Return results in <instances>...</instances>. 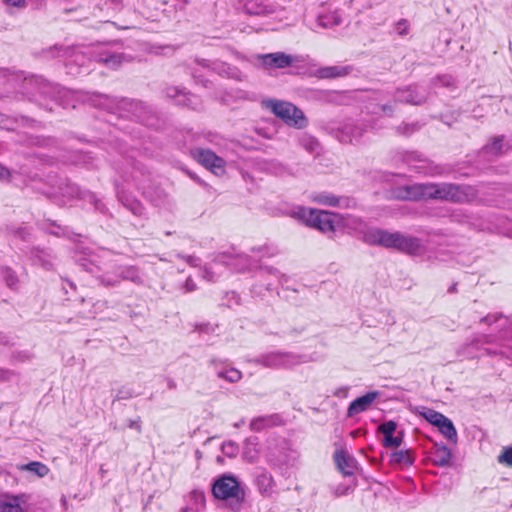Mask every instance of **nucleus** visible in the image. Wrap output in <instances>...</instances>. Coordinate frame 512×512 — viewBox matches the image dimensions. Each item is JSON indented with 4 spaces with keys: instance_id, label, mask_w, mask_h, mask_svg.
Masks as SVG:
<instances>
[{
    "instance_id": "f257e3e1",
    "label": "nucleus",
    "mask_w": 512,
    "mask_h": 512,
    "mask_svg": "<svg viewBox=\"0 0 512 512\" xmlns=\"http://www.w3.org/2000/svg\"><path fill=\"white\" fill-rule=\"evenodd\" d=\"M97 97V105L111 113H131L140 123L154 129H160L164 124L157 111L145 102L105 94H98Z\"/></svg>"
},
{
    "instance_id": "f03ea898",
    "label": "nucleus",
    "mask_w": 512,
    "mask_h": 512,
    "mask_svg": "<svg viewBox=\"0 0 512 512\" xmlns=\"http://www.w3.org/2000/svg\"><path fill=\"white\" fill-rule=\"evenodd\" d=\"M364 243L371 246H382L396 249L402 253L418 255L421 252V240L417 237L404 235L401 232H390L385 229L371 228L362 234Z\"/></svg>"
},
{
    "instance_id": "7ed1b4c3",
    "label": "nucleus",
    "mask_w": 512,
    "mask_h": 512,
    "mask_svg": "<svg viewBox=\"0 0 512 512\" xmlns=\"http://www.w3.org/2000/svg\"><path fill=\"white\" fill-rule=\"evenodd\" d=\"M212 494L216 499L226 501L232 511L238 512L245 501V485H242L234 475L223 474L213 482Z\"/></svg>"
},
{
    "instance_id": "20e7f679",
    "label": "nucleus",
    "mask_w": 512,
    "mask_h": 512,
    "mask_svg": "<svg viewBox=\"0 0 512 512\" xmlns=\"http://www.w3.org/2000/svg\"><path fill=\"white\" fill-rule=\"evenodd\" d=\"M0 78L7 79L12 86L15 87L20 79H22L21 92L35 95L38 93L44 97L55 98L59 93V88L53 83L46 81L41 76L32 75L30 77H23L20 74L11 73L8 69H0Z\"/></svg>"
},
{
    "instance_id": "39448f33",
    "label": "nucleus",
    "mask_w": 512,
    "mask_h": 512,
    "mask_svg": "<svg viewBox=\"0 0 512 512\" xmlns=\"http://www.w3.org/2000/svg\"><path fill=\"white\" fill-rule=\"evenodd\" d=\"M477 197L475 187L467 184L434 183L433 200L450 203H467Z\"/></svg>"
},
{
    "instance_id": "423d86ee",
    "label": "nucleus",
    "mask_w": 512,
    "mask_h": 512,
    "mask_svg": "<svg viewBox=\"0 0 512 512\" xmlns=\"http://www.w3.org/2000/svg\"><path fill=\"white\" fill-rule=\"evenodd\" d=\"M263 104L289 126L302 128L306 125L304 113L289 102L268 99L265 100Z\"/></svg>"
},
{
    "instance_id": "0eeeda50",
    "label": "nucleus",
    "mask_w": 512,
    "mask_h": 512,
    "mask_svg": "<svg viewBox=\"0 0 512 512\" xmlns=\"http://www.w3.org/2000/svg\"><path fill=\"white\" fill-rule=\"evenodd\" d=\"M251 362L270 369H288L301 363L302 356L278 350L260 354Z\"/></svg>"
},
{
    "instance_id": "6e6552de",
    "label": "nucleus",
    "mask_w": 512,
    "mask_h": 512,
    "mask_svg": "<svg viewBox=\"0 0 512 512\" xmlns=\"http://www.w3.org/2000/svg\"><path fill=\"white\" fill-rule=\"evenodd\" d=\"M297 218L303 220L309 227L318 229L321 232H332L335 229L334 215L332 213L315 210L299 208L295 212Z\"/></svg>"
},
{
    "instance_id": "1a4fd4ad",
    "label": "nucleus",
    "mask_w": 512,
    "mask_h": 512,
    "mask_svg": "<svg viewBox=\"0 0 512 512\" xmlns=\"http://www.w3.org/2000/svg\"><path fill=\"white\" fill-rule=\"evenodd\" d=\"M512 340V316L505 318V324L501 326V329L496 334H475L469 341L463 346V353L469 347H476L484 344H496L500 341Z\"/></svg>"
},
{
    "instance_id": "9d476101",
    "label": "nucleus",
    "mask_w": 512,
    "mask_h": 512,
    "mask_svg": "<svg viewBox=\"0 0 512 512\" xmlns=\"http://www.w3.org/2000/svg\"><path fill=\"white\" fill-rule=\"evenodd\" d=\"M163 94L177 106L192 110H197L201 107L200 98L184 87L168 85L163 89Z\"/></svg>"
},
{
    "instance_id": "9b49d317",
    "label": "nucleus",
    "mask_w": 512,
    "mask_h": 512,
    "mask_svg": "<svg viewBox=\"0 0 512 512\" xmlns=\"http://www.w3.org/2000/svg\"><path fill=\"white\" fill-rule=\"evenodd\" d=\"M434 183H416L399 187L396 198L407 201L433 200Z\"/></svg>"
},
{
    "instance_id": "f8f14e48",
    "label": "nucleus",
    "mask_w": 512,
    "mask_h": 512,
    "mask_svg": "<svg viewBox=\"0 0 512 512\" xmlns=\"http://www.w3.org/2000/svg\"><path fill=\"white\" fill-rule=\"evenodd\" d=\"M44 54H51V58L59 57L66 60V66L70 67L72 64H76L77 67L85 65L87 57L84 52L81 51L79 46H65V45H54L44 51Z\"/></svg>"
},
{
    "instance_id": "ddd939ff",
    "label": "nucleus",
    "mask_w": 512,
    "mask_h": 512,
    "mask_svg": "<svg viewBox=\"0 0 512 512\" xmlns=\"http://www.w3.org/2000/svg\"><path fill=\"white\" fill-rule=\"evenodd\" d=\"M368 123L364 120H347L336 131L337 139L342 143L358 142L368 130Z\"/></svg>"
},
{
    "instance_id": "4468645a",
    "label": "nucleus",
    "mask_w": 512,
    "mask_h": 512,
    "mask_svg": "<svg viewBox=\"0 0 512 512\" xmlns=\"http://www.w3.org/2000/svg\"><path fill=\"white\" fill-rule=\"evenodd\" d=\"M393 99L397 103L422 105L428 99V91L416 84L407 85L397 88L393 93Z\"/></svg>"
},
{
    "instance_id": "2eb2a0df",
    "label": "nucleus",
    "mask_w": 512,
    "mask_h": 512,
    "mask_svg": "<svg viewBox=\"0 0 512 512\" xmlns=\"http://www.w3.org/2000/svg\"><path fill=\"white\" fill-rule=\"evenodd\" d=\"M214 263L222 264L237 272H245L251 270L254 264L251 256L247 254H232L227 252L219 254L214 259Z\"/></svg>"
},
{
    "instance_id": "dca6fc26",
    "label": "nucleus",
    "mask_w": 512,
    "mask_h": 512,
    "mask_svg": "<svg viewBox=\"0 0 512 512\" xmlns=\"http://www.w3.org/2000/svg\"><path fill=\"white\" fill-rule=\"evenodd\" d=\"M257 58L260 64L266 69H283L293 66L298 61L297 56L286 54L284 52L260 54Z\"/></svg>"
},
{
    "instance_id": "f3484780",
    "label": "nucleus",
    "mask_w": 512,
    "mask_h": 512,
    "mask_svg": "<svg viewBox=\"0 0 512 512\" xmlns=\"http://www.w3.org/2000/svg\"><path fill=\"white\" fill-rule=\"evenodd\" d=\"M397 429V423L393 420L385 421L378 427V433L383 435V446L385 448H396L399 447L404 438V431H398L397 435H394Z\"/></svg>"
},
{
    "instance_id": "a211bd4d",
    "label": "nucleus",
    "mask_w": 512,
    "mask_h": 512,
    "mask_svg": "<svg viewBox=\"0 0 512 512\" xmlns=\"http://www.w3.org/2000/svg\"><path fill=\"white\" fill-rule=\"evenodd\" d=\"M75 262L83 268V270L95 274L100 268L98 266V256L85 247H79L75 250L73 256Z\"/></svg>"
},
{
    "instance_id": "6ab92c4d",
    "label": "nucleus",
    "mask_w": 512,
    "mask_h": 512,
    "mask_svg": "<svg viewBox=\"0 0 512 512\" xmlns=\"http://www.w3.org/2000/svg\"><path fill=\"white\" fill-rule=\"evenodd\" d=\"M63 194L72 198H79L88 201L94 205L96 210L100 211L101 213L105 212L106 208L104 204L99 199H97L94 193L90 191H83L78 185L74 183H67L63 190Z\"/></svg>"
},
{
    "instance_id": "aec40b11",
    "label": "nucleus",
    "mask_w": 512,
    "mask_h": 512,
    "mask_svg": "<svg viewBox=\"0 0 512 512\" xmlns=\"http://www.w3.org/2000/svg\"><path fill=\"white\" fill-rule=\"evenodd\" d=\"M198 162L215 174L224 171L225 161L209 149H198L194 153Z\"/></svg>"
},
{
    "instance_id": "412c9836",
    "label": "nucleus",
    "mask_w": 512,
    "mask_h": 512,
    "mask_svg": "<svg viewBox=\"0 0 512 512\" xmlns=\"http://www.w3.org/2000/svg\"><path fill=\"white\" fill-rule=\"evenodd\" d=\"M334 461L344 476H351L357 470V460L345 450H336Z\"/></svg>"
},
{
    "instance_id": "4be33fe9",
    "label": "nucleus",
    "mask_w": 512,
    "mask_h": 512,
    "mask_svg": "<svg viewBox=\"0 0 512 512\" xmlns=\"http://www.w3.org/2000/svg\"><path fill=\"white\" fill-rule=\"evenodd\" d=\"M378 396V391H370L367 392L365 395L357 397L349 404L347 416L353 417L359 413L367 411L369 407L372 405V403L378 398Z\"/></svg>"
},
{
    "instance_id": "5701e85b",
    "label": "nucleus",
    "mask_w": 512,
    "mask_h": 512,
    "mask_svg": "<svg viewBox=\"0 0 512 512\" xmlns=\"http://www.w3.org/2000/svg\"><path fill=\"white\" fill-rule=\"evenodd\" d=\"M115 190L118 200L123 204L125 208L131 211L136 216L144 214L145 208L142 203L136 199L131 193L126 192L117 183L115 184Z\"/></svg>"
},
{
    "instance_id": "b1692460",
    "label": "nucleus",
    "mask_w": 512,
    "mask_h": 512,
    "mask_svg": "<svg viewBox=\"0 0 512 512\" xmlns=\"http://www.w3.org/2000/svg\"><path fill=\"white\" fill-rule=\"evenodd\" d=\"M119 276V282L122 280L131 281L135 284H142L143 279L139 269L135 266H118L115 268Z\"/></svg>"
},
{
    "instance_id": "393cba45",
    "label": "nucleus",
    "mask_w": 512,
    "mask_h": 512,
    "mask_svg": "<svg viewBox=\"0 0 512 512\" xmlns=\"http://www.w3.org/2000/svg\"><path fill=\"white\" fill-rule=\"evenodd\" d=\"M351 71V66H326L318 70V76L324 79H334L346 76Z\"/></svg>"
},
{
    "instance_id": "a878e982",
    "label": "nucleus",
    "mask_w": 512,
    "mask_h": 512,
    "mask_svg": "<svg viewBox=\"0 0 512 512\" xmlns=\"http://www.w3.org/2000/svg\"><path fill=\"white\" fill-rule=\"evenodd\" d=\"M256 484L262 495L268 496L273 492L274 479L266 470H262L257 474Z\"/></svg>"
},
{
    "instance_id": "bb28decb",
    "label": "nucleus",
    "mask_w": 512,
    "mask_h": 512,
    "mask_svg": "<svg viewBox=\"0 0 512 512\" xmlns=\"http://www.w3.org/2000/svg\"><path fill=\"white\" fill-rule=\"evenodd\" d=\"M258 444V437L256 436L249 437L245 440L243 458L249 463L255 462L259 457V450L257 449Z\"/></svg>"
},
{
    "instance_id": "cd10ccee",
    "label": "nucleus",
    "mask_w": 512,
    "mask_h": 512,
    "mask_svg": "<svg viewBox=\"0 0 512 512\" xmlns=\"http://www.w3.org/2000/svg\"><path fill=\"white\" fill-rule=\"evenodd\" d=\"M451 457V450L446 445H435V450L433 452V462L435 465L445 467L449 465Z\"/></svg>"
},
{
    "instance_id": "c85d7f7f",
    "label": "nucleus",
    "mask_w": 512,
    "mask_h": 512,
    "mask_svg": "<svg viewBox=\"0 0 512 512\" xmlns=\"http://www.w3.org/2000/svg\"><path fill=\"white\" fill-rule=\"evenodd\" d=\"M242 9L250 15H261L269 12L264 0H242Z\"/></svg>"
},
{
    "instance_id": "c756f323",
    "label": "nucleus",
    "mask_w": 512,
    "mask_h": 512,
    "mask_svg": "<svg viewBox=\"0 0 512 512\" xmlns=\"http://www.w3.org/2000/svg\"><path fill=\"white\" fill-rule=\"evenodd\" d=\"M144 196L156 207L164 206L168 202V195L161 188L148 189Z\"/></svg>"
},
{
    "instance_id": "7c9ffc66",
    "label": "nucleus",
    "mask_w": 512,
    "mask_h": 512,
    "mask_svg": "<svg viewBox=\"0 0 512 512\" xmlns=\"http://www.w3.org/2000/svg\"><path fill=\"white\" fill-rule=\"evenodd\" d=\"M279 419L277 414L269 415V416H260L254 418L250 422V429L252 431L260 432L266 427H270L276 424V420Z\"/></svg>"
},
{
    "instance_id": "2f4dec72",
    "label": "nucleus",
    "mask_w": 512,
    "mask_h": 512,
    "mask_svg": "<svg viewBox=\"0 0 512 512\" xmlns=\"http://www.w3.org/2000/svg\"><path fill=\"white\" fill-rule=\"evenodd\" d=\"M125 59L126 58L123 53L115 52H104L99 56V61L103 62L112 69L118 68L125 61Z\"/></svg>"
},
{
    "instance_id": "473e14b6",
    "label": "nucleus",
    "mask_w": 512,
    "mask_h": 512,
    "mask_svg": "<svg viewBox=\"0 0 512 512\" xmlns=\"http://www.w3.org/2000/svg\"><path fill=\"white\" fill-rule=\"evenodd\" d=\"M413 457L410 450H399L391 453L390 462L393 465L408 467L413 464Z\"/></svg>"
},
{
    "instance_id": "72a5a7b5",
    "label": "nucleus",
    "mask_w": 512,
    "mask_h": 512,
    "mask_svg": "<svg viewBox=\"0 0 512 512\" xmlns=\"http://www.w3.org/2000/svg\"><path fill=\"white\" fill-rule=\"evenodd\" d=\"M317 23L323 28H333L342 23V18L337 11L319 15Z\"/></svg>"
},
{
    "instance_id": "f704fd0d",
    "label": "nucleus",
    "mask_w": 512,
    "mask_h": 512,
    "mask_svg": "<svg viewBox=\"0 0 512 512\" xmlns=\"http://www.w3.org/2000/svg\"><path fill=\"white\" fill-rule=\"evenodd\" d=\"M503 137H496L481 149V154L488 157H498L502 154Z\"/></svg>"
},
{
    "instance_id": "c9c22d12",
    "label": "nucleus",
    "mask_w": 512,
    "mask_h": 512,
    "mask_svg": "<svg viewBox=\"0 0 512 512\" xmlns=\"http://www.w3.org/2000/svg\"><path fill=\"white\" fill-rule=\"evenodd\" d=\"M0 274L7 287L12 290H16L18 288L19 279L14 270L8 266H2L0 268Z\"/></svg>"
},
{
    "instance_id": "e433bc0d",
    "label": "nucleus",
    "mask_w": 512,
    "mask_h": 512,
    "mask_svg": "<svg viewBox=\"0 0 512 512\" xmlns=\"http://www.w3.org/2000/svg\"><path fill=\"white\" fill-rule=\"evenodd\" d=\"M261 268L257 271V276L260 278V283L255 284L252 288V292L254 294H261V289L264 288L266 291L271 292L274 290L273 282L270 278H274L272 275L265 274L264 276L261 274Z\"/></svg>"
},
{
    "instance_id": "4c0bfd02",
    "label": "nucleus",
    "mask_w": 512,
    "mask_h": 512,
    "mask_svg": "<svg viewBox=\"0 0 512 512\" xmlns=\"http://www.w3.org/2000/svg\"><path fill=\"white\" fill-rule=\"evenodd\" d=\"M19 468L21 470L29 471L38 477H44L49 472V468L45 464L38 461H32L30 463L21 465Z\"/></svg>"
},
{
    "instance_id": "58836bf2",
    "label": "nucleus",
    "mask_w": 512,
    "mask_h": 512,
    "mask_svg": "<svg viewBox=\"0 0 512 512\" xmlns=\"http://www.w3.org/2000/svg\"><path fill=\"white\" fill-rule=\"evenodd\" d=\"M211 70L220 76L226 77H234L237 73L236 69L231 67L230 65L220 62L218 60H214L211 66Z\"/></svg>"
},
{
    "instance_id": "ea45409f",
    "label": "nucleus",
    "mask_w": 512,
    "mask_h": 512,
    "mask_svg": "<svg viewBox=\"0 0 512 512\" xmlns=\"http://www.w3.org/2000/svg\"><path fill=\"white\" fill-rule=\"evenodd\" d=\"M422 125L419 122L401 123L395 128L396 134L409 137L419 131Z\"/></svg>"
},
{
    "instance_id": "a19ab883",
    "label": "nucleus",
    "mask_w": 512,
    "mask_h": 512,
    "mask_svg": "<svg viewBox=\"0 0 512 512\" xmlns=\"http://www.w3.org/2000/svg\"><path fill=\"white\" fill-rule=\"evenodd\" d=\"M0 512H23L18 497H10L1 501Z\"/></svg>"
},
{
    "instance_id": "79ce46f5",
    "label": "nucleus",
    "mask_w": 512,
    "mask_h": 512,
    "mask_svg": "<svg viewBox=\"0 0 512 512\" xmlns=\"http://www.w3.org/2000/svg\"><path fill=\"white\" fill-rule=\"evenodd\" d=\"M32 261L35 265L41 266L46 270H50L53 266L49 255L42 250H37L33 253Z\"/></svg>"
},
{
    "instance_id": "37998d69",
    "label": "nucleus",
    "mask_w": 512,
    "mask_h": 512,
    "mask_svg": "<svg viewBox=\"0 0 512 512\" xmlns=\"http://www.w3.org/2000/svg\"><path fill=\"white\" fill-rule=\"evenodd\" d=\"M439 431L446 437L450 442H457V431L453 422L448 418L445 422L442 423V427L439 428Z\"/></svg>"
},
{
    "instance_id": "c03bdc74",
    "label": "nucleus",
    "mask_w": 512,
    "mask_h": 512,
    "mask_svg": "<svg viewBox=\"0 0 512 512\" xmlns=\"http://www.w3.org/2000/svg\"><path fill=\"white\" fill-rule=\"evenodd\" d=\"M97 279L99 283L105 287H116L120 284L116 269L112 273H106L98 276Z\"/></svg>"
},
{
    "instance_id": "a18cd8bd",
    "label": "nucleus",
    "mask_w": 512,
    "mask_h": 512,
    "mask_svg": "<svg viewBox=\"0 0 512 512\" xmlns=\"http://www.w3.org/2000/svg\"><path fill=\"white\" fill-rule=\"evenodd\" d=\"M505 318H507L506 316H504L502 313H490V314H487L486 316L482 317L480 319V323H483V324H486V325H493V324H496V323H499V326H498V331L501 329V326L503 324H505Z\"/></svg>"
},
{
    "instance_id": "49530a36",
    "label": "nucleus",
    "mask_w": 512,
    "mask_h": 512,
    "mask_svg": "<svg viewBox=\"0 0 512 512\" xmlns=\"http://www.w3.org/2000/svg\"><path fill=\"white\" fill-rule=\"evenodd\" d=\"M190 500L192 501V505L194 508L202 509L206 504L205 493L202 490L194 489L190 492Z\"/></svg>"
},
{
    "instance_id": "de8ad7c7",
    "label": "nucleus",
    "mask_w": 512,
    "mask_h": 512,
    "mask_svg": "<svg viewBox=\"0 0 512 512\" xmlns=\"http://www.w3.org/2000/svg\"><path fill=\"white\" fill-rule=\"evenodd\" d=\"M219 378L226 380L229 383H237L242 378V373L233 367H228L225 373L220 372Z\"/></svg>"
},
{
    "instance_id": "09e8293b",
    "label": "nucleus",
    "mask_w": 512,
    "mask_h": 512,
    "mask_svg": "<svg viewBox=\"0 0 512 512\" xmlns=\"http://www.w3.org/2000/svg\"><path fill=\"white\" fill-rule=\"evenodd\" d=\"M315 200L318 201L320 204L327 205L330 207H337L339 206L340 203V199L330 193H321L315 198Z\"/></svg>"
},
{
    "instance_id": "8fccbe9b",
    "label": "nucleus",
    "mask_w": 512,
    "mask_h": 512,
    "mask_svg": "<svg viewBox=\"0 0 512 512\" xmlns=\"http://www.w3.org/2000/svg\"><path fill=\"white\" fill-rule=\"evenodd\" d=\"M403 161L412 169L416 162L424 161V155L418 151L406 152L403 156Z\"/></svg>"
},
{
    "instance_id": "3c124183",
    "label": "nucleus",
    "mask_w": 512,
    "mask_h": 512,
    "mask_svg": "<svg viewBox=\"0 0 512 512\" xmlns=\"http://www.w3.org/2000/svg\"><path fill=\"white\" fill-rule=\"evenodd\" d=\"M261 274L264 276L265 274L272 275L275 279L278 280L280 284H283L288 281V276L285 274H281L278 269L271 267V266H265L264 268H261Z\"/></svg>"
},
{
    "instance_id": "603ef678",
    "label": "nucleus",
    "mask_w": 512,
    "mask_h": 512,
    "mask_svg": "<svg viewBox=\"0 0 512 512\" xmlns=\"http://www.w3.org/2000/svg\"><path fill=\"white\" fill-rule=\"evenodd\" d=\"M32 358H33L32 353H30L27 350H24V351H14L11 354V362L13 364L24 363V362H27V361L31 360Z\"/></svg>"
},
{
    "instance_id": "864d4df0",
    "label": "nucleus",
    "mask_w": 512,
    "mask_h": 512,
    "mask_svg": "<svg viewBox=\"0 0 512 512\" xmlns=\"http://www.w3.org/2000/svg\"><path fill=\"white\" fill-rule=\"evenodd\" d=\"M412 169L418 173H423L426 175L434 173L433 168L431 167L430 161L425 156H424V161L416 162V164L413 165Z\"/></svg>"
},
{
    "instance_id": "5fc2aeb1",
    "label": "nucleus",
    "mask_w": 512,
    "mask_h": 512,
    "mask_svg": "<svg viewBox=\"0 0 512 512\" xmlns=\"http://www.w3.org/2000/svg\"><path fill=\"white\" fill-rule=\"evenodd\" d=\"M238 449V445L233 441H226L221 446V451L223 454L230 458H233L237 455Z\"/></svg>"
},
{
    "instance_id": "6e6d98bb",
    "label": "nucleus",
    "mask_w": 512,
    "mask_h": 512,
    "mask_svg": "<svg viewBox=\"0 0 512 512\" xmlns=\"http://www.w3.org/2000/svg\"><path fill=\"white\" fill-rule=\"evenodd\" d=\"M497 461L500 464L512 467V447L504 448L501 454L498 455Z\"/></svg>"
},
{
    "instance_id": "4d7b16f0",
    "label": "nucleus",
    "mask_w": 512,
    "mask_h": 512,
    "mask_svg": "<svg viewBox=\"0 0 512 512\" xmlns=\"http://www.w3.org/2000/svg\"><path fill=\"white\" fill-rule=\"evenodd\" d=\"M134 396H135V393H134L133 389L123 386L117 390V392L114 396V399H113V403H115V401H119V400L130 399Z\"/></svg>"
},
{
    "instance_id": "13d9d810",
    "label": "nucleus",
    "mask_w": 512,
    "mask_h": 512,
    "mask_svg": "<svg viewBox=\"0 0 512 512\" xmlns=\"http://www.w3.org/2000/svg\"><path fill=\"white\" fill-rule=\"evenodd\" d=\"M210 365L213 367L217 377L219 378V373H225V370L228 369L229 365L226 362H222L219 360L212 359L210 361Z\"/></svg>"
},
{
    "instance_id": "bf43d9fd",
    "label": "nucleus",
    "mask_w": 512,
    "mask_h": 512,
    "mask_svg": "<svg viewBox=\"0 0 512 512\" xmlns=\"http://www.w3.org/2000/svg\"><path fill=\"white\" fill-rule=\"evenodd\" d=\"M408 27V21L406 19H401L395 24L394 30L398 35L404 36L408 33Z\"/></svg>"
},
{
    "instance_id": "052dcab7",
    "label": "nucleus",
    "mask_w": 512,
    "mask_h": 512,
    "mask_svg": "<svg viewBox=\"0 0 512 512\" xmlns=\"http://www.w3.org/2000/svg\"><path fill=\"white\" fill-rule=\"evenodd\" d=\"M440 412H437L433 409H425L422 413V416L430 423L433 424L440 417Z\"/></svg>"
},
{
    "instance_id": "680f3d73",
    "label": "nucleus",
    "mask_w": 512,
    "mask_h": 512,
    "mask_svg": "<svg viewBox=\"0 0 512 512\" xmlns=\"http://www.w3.org/2000/svg\"><path fill=\"white\" fill-rule=\"evenodd\" d=\"M214 265H216L214 262L210 264L209 266H205L203 268V278L207 281H215L216 275L214 272Z\"/></svg>"
},
{
    "instance_id": "e2e57ef3",
    "label": "nucleus",
    "mask_w": 512,
    "mask_h": 512,
    "mask_svg": "<svg viewBox=\"0 0 512 512\" xmlns=\"http://www.w3.org/2000/svg\"><path fill=\"white\" fill-rule=\"evenodd\" d=\"M486 354L488 355H501L507 358H512V352H509L508 348L502 347L501 349H485Z\"/></svg>"
},
{
    "instance_id": "0e129e2a",
    "label": "nucleus",
    "mask_w": 512,
    "mask_h": 512,
    "mask_svg": "<svg viewBox=\"0 0 512 512\" xmlns=\"http://www.w3.org/2000/svg\"><path fill=\"white\" fill-rule=\"evenodd\" d=\"M15 375L16 373L13 370L0 368V382L10 381Z\"/></svg>"
},
{
    "instance_id": "69168bd1",
    "label": "nucleus",
    "mask_w": 512,
    "mask_h": 512,
    "mask_svg": "<svg viewBox=\"0 0 512 512\" xmlns=\"http://www.w3.org/2000/svg\"><path fill=\"white\" fill-rule=\"evenodd\" d=\"M126 426L128 428L135 429L139 433H141V431H142V427L140 424V417H137L134 420H132V419L127 420Z\"/></svg>"
},
{
    "instance_id": "338daca9",
    "label": "nucleus",
    "mask_w": 512,
    "mask_h": 512,
    "mask_svg": "<svg viewBox=\"0 0 512 512\" xmlns=\"http://www.w3.org/2000/svg\"><path fill=\"white\" fill-rule=\"evenodd\" d=\"M8 6L24 8L27 6L26 0H2Z\"/></svg>"
},
{
    "instance_id": "774afa93",
    "label": "nucleus",
    "mask_w": 512,
    "mask_h": 512,
    "mask_svg": "<svg viewBox=\"0 0 512 512\" xmlns=\"http://www.w3.org/2000/svg\"><path fill=\"white\" fill-rule=\"evenodd\" d=\"M381 111L386 116H392L394 113V107L390 104H383L380 106Z\"/></svg>"
}]
</instances>
